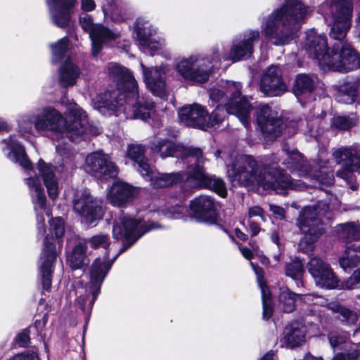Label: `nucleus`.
<instances>
[{"label": "nucleus", "instance_id": "f257e3e1", "mask_svg": "<svg viewBox=\"0 0 360 360\" xmlns=\"http://www.w3.org/2000/svg\"><path fill=\"white\" fill-rule=\"evenodd\" d=\"M240 90L241 84L233 82H226L221 89H212L210 98L217 105V108L209 115L205 108L200 104L185 105L179 110L180 122L186 126L202 130L217 128L224 120L220 108L224 107L229 114L236 115L248 128L251 112L255 108L257 122L266 141L280 136L283 129V122L277 113L268 105H252L248 98L241 96Z\"/></svg>", "mask_w": 360, "mask_h": 360}, {"label": "nucleus", "instance_id": "f03ea898", "mask_svg": "<svg viewBox=\"0 0 360 360\" xmlns=\"http://www.w3.org/2000/svg\"><path fill=\"white\" fill-rule=\"evenodd\" d=\"M322 10L333 20L330 37L336 42L331 49H328L326 37L317 34L314 30H311L307 32L304 49L317 60L320 68L323 71L347 72L359 67V56L345 40L351 25L352 1L330 0L322 4Z\"/></svg>", "mask_w": 360, "mask_h": 360}, {"label": "nucleus", "instance_id": "7ed1b4c3", "mask_svg": "<svg viewBox=\"0 0 360 360\" xmlns=\"http://www.w3.org/2000/svg\"><path fill=\"white\" fill-rule=\"evenodd\" d=\"M110 76L117 82V90L110 95L112 101L107 100L108 95H100L92 99L93 108L104 115L122 113L127 119L146 120L155 114L154 103L142 96L139 97L137 82L129 70L117 64L110 65L108 68Z\"/></svg>", "mask_w": 360, "mask_h": 360}, {"label": "nucleus", "instance_id": "20e7f679", "mask_svg": "<svg viewBox=\"0 0 360 360\" xmlns=\"http://www.w3.org/2000/svg\"><path fill=\"white\" fill-rule=\"evenodd\" d=\"M65 115L67 120L52 107L43 108L39 114H26L18 120L19 132L25 137V134H32L34 126L38 131H51L58 137L77 141L101 131L99 128L89 124L86 113L75 102L68 103Z\"/></svg>", "mask_w": 360, "mask_h": 360}, {"label": "nucleus", "instance_id": "39448f33", "mask_svg": "<svg viewBox=\"0 0 360 360\" xmlns=\"http://www.w3.org/2000/svg\"><path fill=\"white\" fill-rule=\"evenodd\" d=\"M227 175L232 182L245 186H257L264 190H274L285 195L288 189H301L297 181L279 171L267 172L266 168L252 156L238 155L231 164L227 165Z\"/></svg>", "mask_w": 360, "mask_h": 360}, {"label": "nucleus", "instance_id": "423d86ee", "mask_svg": "<svg viewBox=\"0 0 360 360\" xmlns=\"http://www.w3.org/2000/svg\"><path fill=\"white\" fill-rule=\"evenodd\" d=\"M312 12V8L300 0H288L269 15L262 27V32L274 44H285Z\"/></svg>", "mask_w": 360, "mask_h": 360}, {"label": "nucleus", "instance_id": "0eeeda50", "mask_svg": "<svg viewBox=\"0 0 360 360\" xmlns=\"http://www.w3.org/2000/svg\"><path fill=\"white\" fill-rule=\"evenodd\" d=\"M150 181L154 188L172 186L179 182H184V187L196 188L205 187L213 190L219 195L225 197L227 193L226 187L222 179L206 174L202 165H191L187 174L176 172L160 174L151 169L148 176H143Z\"/></svg>", "mask_w": 360, "mask_h": 360}, {"label": "nucleus", "instance_id": "6e6552de", "mask_svg": "<svg viewBox=\"0 0 360 360\" xmlns=\"http://www.w3.org/2000/svg\"><path fill=\"white\" fill-rule=\"evenodd\" d=\"M115 258L110 261L105 257L97 258L91 265L90 270V283L84 286L80 281L73 284L77 302L84 313L89 314L99 292L100 287Z\"/></svg>", "mask_w": 360, "mask_h": 360}, {"label": "nucleus", "instance_id": "1a4fd4ad", "mask_svg": "<svg viewBox=\"0 0 360 360\" xmlns=\"http://www.w3.org/2000/svg\"><path fill=\"white\" fill-rule=\"evenodd\" d=\"M219 50L213 49L210 55L203 58L192 55L179 60L175 65L177 73L186 81L193 84L206 82L214 68L221 62Z\"/></svg>", "mask_w": 360, "mask_h": 360}, {"label": "nucleus", "instance_id": "9d476101", "mask_svg": "<svg viewBox=\"0 0 360 360\" xmlns=\"http://www.w3.org/2000/svg\"><path fill=\"white\" fill-rule=\"evenodd\" d=\"M328 207L320 202L316 206L305 207L298 218V226L304 234L298 244L302 252L310 255L314 250V243L323 234V228L319 216L325 214Z\"/></svg>", "mask_w": 360, "mask_h": 360}, {"label": "nucleus", "instance_id": "9b49d317", "mask_svg": "<svg viewBox=\"0 0 360 360\" xmlns=\"http://www.w3.org/2000/svg\"><path fill=\"white\" fill-rule=\"evenodd\" d=\"M50 233L55 234L53 238L48 234L44 241V247L40 257V272L42 278L43 289L49 290L51 286L53 264L56 259V245H60V238L65 233L64 221L60 217L52 219L50 221Z\"/></svg>", "mask_w": 360, "mask_h": 360}, {"label": "nucleus", "instance_id": "f8f14e48", "mask_svg": "<svg viewBox=\"0 0 360 360\" xmlns=\"http://www.w3.org/2000/svg\"><path fill=\"white\" fill-rule=\"evenodd\" d=\"M159 227L160 226L154 222L122 216L114 225L112 234L115 239L126 241L127 246L124 245L122 250L124 251L145 233Z\"/></svg>", "mask_w": 360, "mask_h": 360}, {"label": "nucleus", "instance_id": "ddd939ff", "mask_svg": "<svg viewBox=\"0 0 360 360\" xmlns=\"http://www.w3.org/2000/svg\"><path fill=\"white\" fill-rule=\"evenodd\" d=\"M150 148L153 153H158L162 158L170 156L186 158L188 162L191 165H201L204 162L200 149L185 148L167 139L156 140L150 143Z\"/></svg>", "mask_w": 360, "mask_h": 360}, {"label": "nucleus", "instance_id": "4468645a", "mask_svg": "<svg viewBox=\"0 0 360 360\" xmlns=\"http://www.w3.org/2000/svg\"><path fill=\"white\" fill-rule=\"evenodd\" d=\"M32 197L34 209L37 214V227L39 234L43 235L46 231V224L44 214L47 217L51 215V210L46 205V197L44 192L41 181L39 177H30L26 179Z\"/></svg>", "mask_w": 360, "mask_h": 360}, {"label": "nucleus", "instance_id": "2eb2a0df", "mask_svg": "<svg viewBox=\"0 0 360 360\" xmlns=\"http://www.w3.org/2000/svg\"><path fill=\"white\" fill-rule=\"evenodd\" d=\"M79 22L82 29L89 32L94 56H96L100 53L104 43L115 41L119 37L118 33L112 32L103 25L94 24L89 15L82 17Z\"/></svg>", "mask_w": 360, "mask_h": 360}, {"label": "nucleus", "instance_id": "dca6fc26", "mask_svg": "<svg viewBox=\"0 0 360 360\" xmlns=\"http://www.w3.org/2000/svg\"><path fill=\"white\" fill-rule=\"evenodd\" d=\"M73 208L89 224L101 219L104 212L101 202L94 198L87 191L76 194Z\"/></svg>", "mask_w": 360, "mask_h": 360}, {"label": "nucleus", "instance_id": "f3484780", "mask_svg": "<svg viewBox=\"0 0 360 360\" xmlns=\"http://www.w3.org/2000/svg\"><path fill=\"white\" fill-rule=\"evenodd\" d=\"M259 39V32L257 30H249L243 35L233 40L230 51L223 56L224 60L237 62L246 60L252 53L254 44Z\"/></svg>", "mask_w": 360, "mask_h": 360}, {"label": "nucleus", "instance_id": "a211bd4d", "mask_svg": "<svg viewBox=\"0 0 360 360\" xmlns=\"http://www.w3.org/2000/svg\"><path fill=\"white\" fill-rule=\"evenodd\" d=\"M85 169L98 179L115 177L118 169L110 157L101 152H94L86 158Z\"/></svg>", "mask_w": 360, "mask_h": 360}, {"label": "nucleus", "instance_id": "6ab92c4d", "mask_svg": "<svg viewBox=\"0 0 360 360\" xmlns=\"http://www.w3.org/2000/svg\"><path fill=\"white\" fill-rule=\"evenodd\" d=\"M340 266L345 271H350L360 265V246L353 244L347 245L338 259ZM360 283V268L355 270L346 281L345 286L353 289Z\"/></svg>", "mask_w": 360, "mask_h": 360}, {"label": "nucleus", "instance_id": "aec40b11", "mask_svg": "<svg viewBox=\"0 0 360 360\" xmlns=\"http://www.w3.org/2000/svg\"><path fill=\"white\" fill-rule=\"evenodd\" d=\"M135 30L142 51L153 55L164 49L165 41L154 37L157 31L148 22L137 21Z\"/></svg>", "mask_w": 360, "mask_h": 360}, {"label": "nucleus", "instance_id": "412c9836", "mask_svg": "<svg viewBox=\"0 0 360 360\" xmlns=\"http://www.w3.org/2000/svg\"><path fill=\"white\" fill-rule=\"evenodd\" d=\"M333 157L338 164L343 167L337 175L344 179L349 178L351 172L360 173V150L354 148H341L333 153Z\"/></svg>", "mask_w": 360, "mask_h": 360}, {"label": "nucleus", "instance_id": "4be33fe9", "mask_svg": "<svg viewBox=\"0 0 360 360\" xmlns=\"http://www.w3.org/2000/svg\"><path fill=\"white\" fill-rule=\"evenodd\" d=\"M308 270L317 285L321 288H335L338 278L330 266L318 257L311 258L308 263Z\"/></svg>", "mask_w": 360, "mask_h": 360}, {"label": "nucleus", "instance_id": "5701e85b", "mask_svg": "<svg viewBox=\"0 0 360 360\" xmlns=\"http://www.w3.org/2000/svg\"><path fill=\"white\" fill-rule=\"evenodd\" d=\"M141 66L147 87L154 95L163 97L166 91L165 75L169 71L168 65L148 68L141 63Z\"/></svg>", "mask_w": 360, "mask_h": 360}, {"label": "nucleus", "instance_id": "b1692460", "mask_svg": "<svg viewBox=\"0 0 360 360\" xmlns=\"http://www.w3.org/2000/svg\"><path fill=\"white\" fill-rule=\"evenodd\" d=\"M260 89L264 94L269 96H277L287 90V86L281 77V72L278 67H269L262 76Z\"/></svg>", "mask_w": 360, "mask_h": 360}, {"label": "nucleus", "instance_id": "393cba45", "mask_svg": "<svg viewBox=\"0 0 360 360\" xmlns=\"http://www.w3.org/2000/svg\"><path fill=\"white\" fill-rule=\"evenodd\" d=\"M53 24L60 28L66 27L70 22L71 9L77 0H46Z\"/></svg>", "mask_w": 360, "mask_h": 360}, {"label": "nucleus", "instance_id": "a878e982", "mask_svg": "<svg viewBox=\"0 0 360 360\" xmlns=\"http://www.w3.org/2000/svg\"><path fill=\"white\" fill-rule=\"evenodd\" d=\"M190 208L199 221L212 224L216 221V202L208 195H200L191 202Z\"/></svg>", "mask_w": 360, "mask_h": 360}, {"label": "nucleus", "instance_id": "bb28decb", "mask_svg": "<svg viewBox=\"0 0 360 360\" xmlns=\"http://www.w3.org/2000/svg\"><path fill=\"white\" fill-rule=\"evenodd\" d=\"M2 150L11 161L18 163L25 169L32 168L24 148L20 144L15 136H10L2 141Z\"/></svg>", "mask_w": 360, "mask_h": 360}, {"label": "nucleus", "instance_id": "cd10ccee", "mask_svg": "<svg viewBox=\"0 0 360 360\" xmlns=\"http://www.w3.org/2000/svg\"><path fill=\"white\" fill-rule=\"evenodd\" d=\"M138 191L128 184L117 181L111 186L108 195V202L113 206H121L133 199Z\"/></svg>", "mask_w": 360, "mask_h": 360}, {"label": "nucleus", "instance_id": "c85d7f7f", "mask_svg": "<svg viewBox=\"0 0 360 360\" xmlns=\"http://www.w3.org/2000/svg\"><path fill=\"white\" fill-rule=\"evenodd\" d=\"M37 167L42 176L49 197L51 200L55 201L58 196L60 188L58 179L53 173V167L42 160L39 161Z\"/></svg>", "mask_w": 360, "mask_h": 360}, {"label": "nucleus", "instance_id": "c756f323", "mask_svg": "<svg viewBox=\"0 0 360 360\" xmlns=\"http://www.w3.org/2000/svg\"><path fill=\"white\" fill-rule=\"evenodd\" d=\"M314 297L313 294H295L286 288L281 292L279 303L284 311L291 312L294 310L297 302L303 301L308 304L314 303Z\"/></svg>", "mask_w": 360, "mask_h": 360}, {"label": "nucleus", "instance_id": "7c9ffc66", "mask_svg": "<svg viewBox=\"0 0 360 360\" xmlns=\"http://www.w3.org/2000/svg\"><path fill=\"white\" fill-rule=\"evenodd\" d=\"M145 148L141 144H131L127 147V156L137 165V170L143 176H148L151 167L144 157Z\"/></svg>", "mask_w": 360, "mask_h": 360}, {"label": "nucleus", "instance_id": "2f4dec72", "mask_svg": "<svg viewBox=\"0 0 360 360\" xmlns=\"http://www.w3.org/2000/svg\"><path fill=\"white\" fill-rule=\"evenodd\" d=\"M250 264L257 275V283L262 292L263 318L264 319H269L272 315L273 309L271 305V295L264 281V271L261 268L255 265L252 262H251Z\"/></svg>", "mask_w": 360, "mask_h": 360}, {"label": "nucleus", "instance_id": "473e14b6", "mask_svg": "<svg viewBox=\"0 0 360 360\" xmlns=\"http://www.w3.org/2000/svg\"><path fill=\"white\" fill-rule=\"evenodd\" d=\"M304 330L298 324L287 326L284 330V336L281 340L283 345L295 347L300 345L304 340Z\"/></svg>", "mask_w": 360, "mask_h": 360}, {"label": "nucleus", "instance_id": "72a5a7b5", "mask_svg": "<svg viewBox=\"0 0 360 360\" xmlns=\"http://www.w3.org/2000/svg\"><path fill=\"white\" fill-rule=\"evenodd\" d=\"M79 75V70L72 61L67 60L59 70V82L65 87L75 84Z\"/></svg>", "mask_w": 360, "mask_h": 360}, {"label": "nucleus", "instance_id": "f704fd0d", "mask_svg": "<svg viewBox=\"0 0 360 360\" xmlns=\"http://www.w3.org/2000/svg\"><path fill=\"white\" fill-rule=\"evenodd\" d=\"M67 262L72 269H80L86 264L87 262L86 244L78 243L68 256Z\"/></svg>", "mask_w": 360, "mask_h": 360}, {"label": "nucleus", "instance_id": "c9c22d12", "mask_svg": "<svg viewBox=\"0 0 360 360\" xmlns=\"http://www.w3.org/2000/svg\"><path fill=\"white\" fill-rule=\"evenodd\" d=\"M359 88L358 82H351L340 85L335 94L338 102L349 104L354 101Z\"/></svg>", "mask_w": 360, "mask_h": 360}, {"label": "nucleus", "instance_id": "e433bc0d", "mask_svg": "<svg viewBox=\"0 0 360 360\" xmlns=\"http://www.w3.org/2000/svg\"><path fill=\"white\" fill-rule=\"evenodd\" d=\"M337 233L340 240L347 243L360 239V226L354 222L340 224L337 226Z\"/></svg>", "mask_w": 360, "mask_h": 360}, {"label": "nucleus", "instance_id": "4c0bfd02", "mask_svg": "<svg viewBox=\"0 0 360 360\" xmlns=\"http://www.w3.org/2000/svg\"><path fill=\"white\" fill-rule=\"evenodd\" d=\"M102 9L105 18H110L114 22H120L124 20L122 6L117 0L108 1L106 4L103 5Z\"/></svg>", "mask_w": 360, "mask_h": 360}, {"label": "nucleus", "instance_id": "58836bf2", "mask_svg": "<svg viewBox=\"0 0 360 360\" xmlns=\"http://www.w3.org/2000/svg\"><path fill=\"white\" fill-rule=\"evenodd\" d=\"M287 165L288 167L297 170L300 176H305L308 174L307 170H302V168L308 167V166L302 155L297 151L293 150L290 153L289 160L288 161Z\"/></svg>", "mask_w": 360, "mask_h": 360}, {"label": "nucleus", "instance_id": "ea45409f", "mask_svg": "<svg viewBox=\"0 0 360 360\" xmlns=\"http://www.w3.org/2000/svg\"><path fill=\"white\" fill-rule=\"evenodd\" d=\"M303 273L304 266L300 259L296 258L287 264L285 267L286 275L294 280H297L298 283H302L301 279L302 278Z\"/></svg>", "mask_w": 360, "mask_h": 360}, {"label": "nucleus", "instance_id": "a19ab883", "mask_svg": "<svg viewBox=\"0 0 360 360\" xmlns=\"http://www.w3.org/2000/svg\"><path fill=\"white\" fill-rule=\"evenodd\" d=\"M314 80L307 75H300L296 77L294 91L296 95L309 92L314 89Z\"/></svg>", "mask_w": 360, "mask_h": 360}, {"label": "nucleus", "instance_id": "79ce46f5", "mask_svg": "<svg viewBox=\"0 0 360 360\" xmlns=\"http://www.w3.org/2000/svg\"><path fill=\"white\" fill-rule=\"evenodd\" d=\"M357 120L356 116L353 114L349 116H337L333 117L331 124L336 129L345 130L354 126Z\"/></svg>", "mask_w": 360, "mask_h": 360}, {"label": "nucleus", "instance_id": "37998d69", "mask_svg": "<svg viewBox=\"0 0 360 360\" xmlns=\"http://www.w3.org/2000/svg\"><path fill=\"white\" fill-rule=\"evenodd\" d=\"M83 244L89 245L93 249L103 248L108 250L110 246V238L105 234H97L86 240Z\"/></svg>", "mask_w": 360, "mask_h": 360}, {"label": "nucleus", "instance_id": "c03bdc74", "mask_svg": "<svg viewBox=\"0 0 360 360\" xmlns=\"http://www.w3.org/2000/svg\"><path fill=\"white\" fill-rule=\"evenodd\" d=\"M333 360H360V345H354L345 353L335 354Z\"/></svg>", "mask_w": 360, "mask_h": 360}, {"label": "nucleus", "instance_id": "a18cd8bd", "mask_svg": "<svg viewBox=\"0 0 360 360\" xmlns=\"http://www.w3.org/2000/svg\"><path fill=\"white\" fill-rule=\"evenodd\" d=\"M51 48L55 60L60 59L68 49V38L60 39L56 43L51 44Z\"/></svg>", "mask_w": 360, "mask_h": 360}, {"label": "nucleus", "instance_id": "49530a36", "mask_svg": "<svg viewBox=\"0 0 360 360\" xmlns=\"http://www.w3.org/2000/svg\"><path fill=\"white\" fill-rule=\"evenodd\" d=\"M314 178L322 185L330 186L334 182V176L331 171L322 167L319 174L314 175Z\"/></svg>", "mask_w": 360, "mask_h": 360}, {"label": "nucleus", "instance_id": "de8ad7c7", "mask_svg": "<svg viewBox=\"0 0 360 360\" xmlns=\"http://www.w3.org/2000/svg\"><path fill=\"white\" fill-rule=\"evenodd\" d=\"M186 211V208L181 205H176L174 207L169 208L163 211V214L169 219L181 218Z\"/></svg>", "mask_w": 360, "mask_h": 360}, {"label": "nucleus", "instance_id": "09e8293b", "mask_svg": "<svg viewBox=\"0 0 360 360\" xmlns=\"http://www.w3.org/2000/svg\"><path fill=\"white\" fill-rule=\"evenodd\" d=\"M340 314L341 316L340 319L348 324H355L358 320L356 313L346 308H341Z\"/></svg>", "mask_w": 360, "mask_h": 360}, {"label": "nucleus", "instance_id": "8fccbe9b", "mask_svg": "<svg viewBox=\"0 0 360 360\" xmlns=\"http://www.w3.org/2000/svg\"><path fill=\"white\" fill-rule=\"evenodd\" d=\"M347 338V334L344 336H338L336 334L331 333L328 337L330 344L334 350L340 347L342 344L345 343Z\"/></svg>", "mask_w": 360, "mask_h": 360}, {"label": "nucleus", "instance_id": "3c124183", "mask_svg": "<svg viewBox=\"0 0 360 360\" xmlns=\"http://www.w3.org/2000/svg\"><path fill=\"white\" fill-rule=\"evenodd\" d=\"M46 323V316H44L41 319H37L35 321L34 326L32 328L35 329L38 335H39L43 341H44L46 338V333H44V328Z\"/></svg>", "mask_w": 360, "mask_h": 360}, {"label": "nucleus", "instance_id": "603ef678", "mask_svg": "<svg viewBox=\"0 0 360 360\" xmlns=\"http://www.w3.org/2000/svg\"><path fill=\"white\" fill-rule=\"evenodd\" d=\"M9 360H39L38 354L34 352H25L11 357Z\"/></svg>", "mask_w": 360, "mask_h": 360}, {"label": "nucleus", "instance_id": "864d4df0", "mask_svg": "<svg viewBox=\"0 0 360 360\" xmlns=\"http://www.w3.org/2000/svg\"><path fill=\"white\" fill-rule=\"evenodd\" d=\"M16 342L20 347H25L30 342V336L28 330H24L16 337Z\"/></svg>", "mask_w": 360, "mask_h": 360}, {"label": "nucleus", "instance_id": "5fc2aeb1", "mask_svg": "<svg viewBox=\"0 0 360 360\" xmlns=\"http://www.w3.org/2000/svg\"><path fill=\"white\" fill-rule=\"evenodd\" d=\"M260 217L262 220L265 221L264 216V210L259 206H253L250 207L248 209V217L249 219L252 218L254 217Z\"/></svg>", "mask_w": 360, "mask_h": 360}, {"label": "nucleus", "instance_id": "6e6d98bb", "mask_svg": "<svg viewBox=\"0 0 360 360\" xmlns=\"http://www.w3.org/2000/svg\"><path fill=\"white\" fill-rule=\"evenodd\" d=\"M82 9L86 12L93 11L96 7L94 0H81Z\"/></svg>", "mask_w": 360, "mask_h": 360}, {"label": "nucleus", "instance_id": "4d7b16f0", "mask_svg": "<svg viewBox=\"0 0 360 360\" xmlns=\"http://www.w3.org/2000/svg\"><path fill=\"white\" fill-rule=\"evenodd\" d=\"M269 207L277 219H281L284 217V210L282 207L274 205H270Z\"/></svg>", "mask_w": 360, "mask_h": 360}, {"label": "nucleus", "instance_id": "13d9d810", "mask_svg": "<svg viewBox=\"0 0 360 360\" xmlns=\"http://www.w3.org/2000/svg\"><path fill=\"white\" fill-rule=\"evenodd\" d=\"M239 248L241 252V254L243 255V256L245 258H246L247 259H249V260L252 258L253 253L251 250H250L248 248H245V247H240Z\"/></svg>", "mask_w": 360, "mask_h": 360}, {"label": "nucleus", "instance_id": "bf43d9fd", "mask_svg": "<svg viewBox=\"0 0 360 360\" xmlns=\"http://www.w3.org/2000/svg\"><path fill=\"white\" fill-rule=\"evenodd\" d=\"M249 226H250V231L252 236H255L260 231V228L259 227V226L253 222L250 221Z\"/></svg>", "mask_w": 360, "mask_h": 360}, {"label": "nucleus", "instance_id": "052dcab7", "mask_svg": "<svg viewBox=\"0 0 360 360\" xmlns=\"http://www.w3.org/2000/svg\"><path fill=\"white\" fill-rule=\"evenodd\" d=\"M235 233L236 236L241 240L245 241L248 239V236L243 233L240 229H235Z\"/></svg>", "mask_w": 360, "mask_h": 360}, {"label": "nucleus", "instance_id": "680f3d73", "mask_svg": "<svg viewBox=\"0 0 360 360\" xmlns=\"http://www.w3.org/2000/svg\"><path fill=\"white\" fill-rule=\"evenodd\" d=\"M11 129V126L2 119H0V131H8Z\"/></svg>", "mask_w": 360, "mask_h": 360}, {"label": "nucleus", "instance_id": "e2e57ef3", "mask_svg": "<svg viewBox=\"0 0 360 360\" xmlns=\"http://www.w3.org/2000/svg\"><path fill=\"white\" fill-rule=\"evenodd\" d=\"M274 355L272 352H269L266 353L261 360H274Z\"/></svg>", "mask_w": 360, "mask_h": 360}, {"label": "nucleus", "instance_id": "0e129e2a", "mask_svg": "<svg viewBox=\"0 0 360 360\" xmlns=\"http://www.w3.org/2000/svg\"><path fill=\"white\" fill-rule=\"evenodd\" d=\"M271 240L274 243H276L278 246L279 239H278V236L277 233H276V232L272 233Z\"/></svg>", "mask_w": 360, "mask_h": 360}, {"label": "nucleus", "instance_id": "69168bd1", "mask_svg": "<svg viewBox=\"0 0 360 360\" xmlns=\"http://www.w3.org/2000/svg\"><path fill=\"white\" fill-rule=\"evenodd\" d=\"M303 360H323L322 359L316 358L311 355H307Z\"/></svg>", "mask_w": 360, "mask_h": 360}, {"label": "nucleus", "instance_id": "338daca9", "mask_svg": "<svg viewBox=\"0 0 360 360\" xmlns=\"http://www.w3.org/2000/svg\"><path fill=\"white\" fill-rule=\"evenodd\" d=\"M56 151L58 153H59L60 155H63V153L62 151V148L59 146H56Z\"/></svg>", "mask_w": 360, "mask_h": 360}, {"label": "nucleus", "instance_id": "774afa93", "mask_svg": "<svg viewBox=\"0 0 360 360\" xmlns=\"http://www.w3.org/2000/svg\"><path fill=\"white\" fill-rule=\"evenodd\" d=\"M250 245L251 246V248H252L253 251H255V252H257V247L255 246L252 243H250Z\"/></svg>", "mask_w": 360, "mask_h": 360}]
</instances>
